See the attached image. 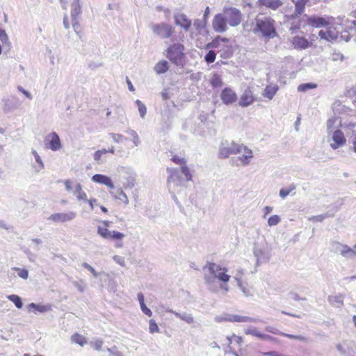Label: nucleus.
Listing matches in <instances>:
<instances>
[{
	"label": "nucleus",
	"mask_w": 356,
	"mask_h": 356,
	"mask_svg": "<svg viewBox=\"0 0 356 356\" xmlns=\"http://www.w3.org/2000/svg\"><path fill=\"white\" fill-rule=\"evenodd\" d=\"M75 217L76 213L74 212L58 213L51 215L49 219L55 222H65L72 220Z\"/></svg>",
	"instance_id": "nucleus-16"
},
{
	"label": "nucleus",
	"mask_w": 356,
	"mask_h": 356,
	"mask_svg": "<svg viewBox=\"0 0 356 356\" xmlns=\"http://www.w3.org/2000/svg\"><path fill=\"white\" fill-rule=\"evenodd\" d=\"M264 355H268V356H277V352L272 351V352L265 353Z\"/></svg>",
	"instance_id": "nucleus-61"
},
{
	"label": "nucleus",
	"mask_w": 356,
	"mask_h": 356,
	"mask_svg": "<svg viewBox=\"0 0 356 356\" xmlns=\"http://www.w3.org/2000/svg\"><path fill=\"white\" fill-rule=\"evenodd\" d=\"M18 90L22 92L23 93L24 95L26 96V97L28 99H31V95H30V92H28L26 90H25L22 87H18Z\"/></svg>",
	"instance_id": "nucleus-52"
},
{
	"label": "nucleus",
	"mask_w": 356,
	"mask_h": 356,
	"mask_svg": "<svg viewBox=\"0 0 356 356\" xmlns=\"http://www.w3.org/2000/svg\"><path fill=\"white\" fill-rule=\"evenodd\" d=\"M245 334H252V335H254L255 337H257L260 339H266V340H270V341H276L277 339L271 336H269V335H266V334H261L259 332H257L256 331H252V330H246L245 332Z\"/></svg>",
	"instance_id": "nucleus-31"
},
{
	"label": "nucleus",
	"mask_w": 356,
	"mask_h": 356,
	"mask_svg": "<svg viewBox=\"0 0 356 356\" xmlns=\"http://www.w3.org/2000/svg\"><path fill=\"white\" fill-rule=\"evenodd\" d=\"M167 170L169 172V175L167 179V181L168 184L175 183L179 180L180 177L179 175L177 170L168 168Z\"/></svg>",
	"instance_id": "nucleus-29"
},
{
	"label": "nucleus",
	"mask_w": 356,
	"mask_h": 356,
	"mask_svg": "<svg viewBox=\"0 0 356 356\" xmlns=\"http://www.w3.org/2000/svg\"><path fill=\"white\" fill-rule=\"evenodd\" d=\"M106 154V149H103L101 150H97L95 152V154H93V158H95V161H99L101 159L102 154Z\"/></svg>",
	"instance_id": "nucleus-47"
},
{
	"label": "nucleus",
	"mask_w": 356,
	"mask_h": 356,
	"mask_svg": "<svg viewBox=\"0 0 356 356\" xmlns=\"http://www.w3.org/2000/svg\"><path fill=\"white\" fill-rule=\"evenodd\" d=\"M100 209H101V211H102L104 213H106H106H108V210H107V209H106V208H105L104 207L101 206V207H100Z\"/></svg>",
	"instance_id": "nucleus-63"
},
{
	"label": "nucleus",
	"mask_w": 356,
	"mask_h": 356,
	"mask_svg": "<svg viewBox=\"0 0 356 356\" xmlns=\"http://www.w3.org/2000/svg\"><path fill=\"white\" fill-rule=\"evenodd\" d=\"M341 254L343 256L353 255L356 256V251L350 248L348 245H343L341 250Z\"/></svg>",
	"instance_id": "nucleus-36"
},
{
	"label": "nucleus",
	"mask_w": 356,
	"mask_h": 356,
	"mask_svg": "<svg viewBox=\"0 0 356 356\" xmlns=\"http://www.w3.org/2000/svg\"><path fill=\"white\" fill-rule=\"evenodd\" d=\"M74 194L76 196L79 201L86 202L88 201V195L83 191V187L80 183H77L74 189Z\"/></svg>",
	"instance_id": "nucleus-24"
},
{
	"label": "nucleus",
	"mask_w": 356,
	"mask_h": 356,
	"mask_svg": "<svg viewBox=\"0 0 356 356\" xmlns=\"http://www.w3.org/2000/svg\"><path fill=\"white\" fill-rule=\"evenodd\" d=\"M71 340L73 343L79 344L81 346H84L88 343L87 339L79 333L74 334L71 337Z\"/></svg>",
	"instance_id": "nucleus-28"
},
{
	"label": "nucleus",
	"mask_w": 356,
	"mask_h": 356,
	"mask_svg": "<svg viewBox=\"0 0 356 356\" xmlns=\"http://www.w3.org/2000/svg\"><path fill=\"white\" fill-rule=\"evenodd\" d=\"M225 319L230 322H251L253 318L246 316H241L238 314H228Z\"/></svg>",
	"instance_id": "nucleus-25"
},
{
	"label": "nucleus",
	"mask_w": 356,
	"mask_h": 356,
	"mask_svg": "<svg viewBox=\"0 0 356 356\" xmlns=\"http://www.w3.org/2000/svg\"><path fill=\"white\" fill-rule=\"evenodd\" d=\"M280 221V217L277 215H274L268 218V222L270 226L277 225Z\"/></svg>",
	"instance_id": "nucleus-43"
},
{
	"label": "nucleus",
	"mask_w": 356,
	"mask_h": 356,
	"mask_svg": "<svg viewBox=\"0 0 356 356\" xmlns=\"http://www.w3.org/2000/svg\"><path fill=\"white\" fill-rule=\"evenodd\" d=\"M90 345L95 350H101L102 347L103 346V341L100 339H97L92 343H90Z\"/></svg>",
	"instance_id": "nucleus-46"
},
{
	"label": "nucleus",
	"mask_w": 356,
	"mask_h": 356,
	"mask_svg": "<svg viewBox=\"0 0 356 356\" xmlns=\"http://www.w3.org/2000/svg\"><path fill=\"white\" fill-rule=\"evenodd\" d=\"M86 202H88L89 207H90V210H94V207L97 204V200L95 199H88V201Z\"/></svg>",
	"instance_id": "nucleus-50"
},
{
	"label": "nucleus",
	"mask_w": 356,
	"mask_h": 356,
	"mask_svg": "<svg viewBox=\"0 0 356 356\" xmlns=\"http://www.w3.org/2000/svg\"><path fill=\"white\" fill-rule=\"evenodd\" d=\"M353 150L355 153H356V136L353 138Z\"/></svg>",
	"instance_id": "nucleus-60"
},
{
	"label": "nucleus",
	"mask_w": 356,
	"mask_h": 356,
	"mask_svg": "<svg viewBox=\"0 0 356 356\" xmlns=\"http://www.w3.org/2000/svg\"><path fill=\"white\" fill-rule=\"evenodd\" d=\"M183 49L184 46L182 44H172L167 49L166 56L172 63L179 65L184 58Z\"/></svg>",
	"instance_id": "nucleus-6"
},
{
	"label": "nucleus",
	"mask_w": 356,
	"mask_h": 356,
	"mask_svg": "<svg viewBox=\"0 0 356 356\" xmlns=\"http://www.w3.org/2000/svg\"><path fill=\"white\" fill-rule=\"evenodd\" d=\"M28 308L33 309L35 312L41 313L46 312L50 309L49 305H38L33 302L28 305Z\"/></svg>",
	"instance_id": "nucleus-30"
},
{
	"label": "nucleus",
	"mask_w": 356,
	"mask_h": 356,
	"mask_svg": "<svg viewBox=\"0 0 356 356\" xmlns=\"http://www.w3.org/2000/svg\"><path fill=\"white\" fill-rule=\"evenodd\" d=\"M109 192L115 200H118L120 203L125 206L129 204V197L121 188H118L115 191L111 190Z\"/></svg>",
	"instance_id": "nucleus-22"
},
{
	"label": "nucleus",
	"mask_w": 356,
	"mask_h": 356,
	"mask_svg": "<svg viewBox=\"0 0 356 356\" xmlns=\"http://www.w3.org/2000/svg\"><path fill=\"white\" fill-rule=\"evenodd\" d=\"M114 259L118 262V264L120 265H121L122 266H124V259H122V257H120L118 256H115L114 257Z\"/></svg>",
	"instance_id": "nucleus-53"
},
{
	"label": "nucleus",
	"mask_w": 356,
	"mask_h": 356,
	"mask_svg": "<svg viewBox=\"0 0 356 356\" xmlns=\"http://www.w3.org/2000/svg\"><path fill=\"white\" fill-rule=\"evenodd\" d=\"M220 99L225 105L235 103L237 100L236 93L230 88H225L220 92Z\"/></svg>",
	"instance_id": "nucleus-12"
},
{
	"label": "nucleus",
	"mask_w": 356,
	"mask_h": 356,
	"mask_svg": "<svg viewBox=\"0 0 356 356\" xmlns=\"http://www.w3.org/2000/svg\"><path fill=\"white\" fill-rule=\"evenodd\" d=\"M291 44L296 49H305L311 47L313 43L305 36L296 35L291 39Z\"/></svg>",
	"instance_id": "nucleus-13"
},
{
	"label": "nucleus",
	"mask_w": 356,
	"mask_h": 356,
	"mask_svg": "<svg viewBox=\"0 0 356 356\" xmlns=\"http://www.w3.org/2000/svg\"><path fill=\"white\" fill-rule=\"evenodd\" d=\"M83 266L88 270L95 277L97 276V273L92 266H90L88 263H83Z\"/></svg>",
	"instance_id": "nucleus-48"
},
{
	"label": "nucleus",
	"mask_w": 356,
	"mask_h": 356,
	"mask_svg": "<svg viewBox=\"0 0 356 356\" xmlns=\"http://www.w3.org/2000/svg\"><path fill=\"white\" fill-rule=\"evenodd\" d=\"M7 298L9 300L13 302L17 308L21 309L23 307L22 298L19 296L13 294L8 296Z\"/></svg>",
	"instance_id": "nucleus-33"
},
{
	"label": "nucleus",
	"mask_w": 356,
	"mask_h": 356,
	"mask_svg": "<svg viewBox=\"0 0 356 356\" xmlns=\"http://www.w3.org/2000/svg\"><path fill=\"white\" fill-rule=\"evenodd\" d=\"M256 100L252 90L248 87L240 96L238 104L241 107H247L252 104Z\"/></svg>",
	"instance_id": "nucleus-11"
},
{
	"label": "nucleus",
	"mask_w": 356,
	"mask_h": 356,
	"mask_svg": "<svg viewBox=\"0 0 356 356\" xmlns=\"http://www.w3.org/2000/svg\"><path fill=\"white\" fill-rule=\"evenodd\" d=\"M226 20L231 26H236L240 24L242 19L241 11L237 8H226L224 11Z\"/></svg>",
	"instance_id": "nucleus-9"
},
{
	"label": "nucleus",
	"mask_w": 356,
	"mask_h": 356,
	"mask_svg": "<svg viewBox=\"0 0 356 356\" xmlns=\"http://www.w3.org/2000/svg\"><path fill=\"white\" fill-rule=\"evenodd\" d=\"M300 29V24L292 25V26L290 27V31H294L299 30Z\"/></svg>",
	"instance_id": "nucleus-59"
},
{
	"label": "nucleus",
	"mask_w": 356,
	"mask_h": 356,
	"mask_svg": "<svg viewBox=\"0 0 356 356\" xmlns=\"http://www.w3.org/2000/svg\"><path fill=\"white\" fill-rule=\"evenodd\" d=\"M140 307H141L142 311L146 315H147L148 316H152V310L146 306L145 303H144L143 305H140Z\"/></svg>",
	"instance_id": "nucleus-49"
},
{
	"label": "nucleus",
	"mask_w": 356,
	"mask_h": 356,
	"mask_svg": "<svg viewBox=\"0 0 356 356\" xmlns=\"http://www.w3.org/2000/svg\"><path fill=\"white\" fill-rule=\"evenodd\" d=\"M149 332L152 334L159 332L158 324H156V321L154 319L149 320Z\"/></svg>",
	"instance_id": "nucleus-40"
},
{
	"label": "nucleus",
	"mask_w": 356,
	"mask_h": 356,
	"mask_svg": "<svg viewBox=\"0 0 356 356\" xmlns=\"http://www.w3.org/2000/svg\"><path fill=\"white\" fill-rule=\"evenodd\" d=\"M207 49L217 48L220 56L222 58H230L233 55V48L229 42V40L227 38L217 36L212 41L206 45Z\"/></svg>",
	"instance_id": "nucleus-3"
},
{
	"label": "nucleus",
	"mask_w": 356,
	"mask_h": 356,
	"mask_svg": "<svg viewBox=\"0 0 356 356\" xmlns=\"http://www.w3.org/2000/svg\"><path fill=\"white\" fill-rule=\"evenodd\" d=\"M177 316H179L181 319L186 321L187 323H193V321H194V318L193 316L191 315H187V314H176Z\"/></svg>",
	"instance_id": "nucleus-45"
},
{
	"label": "nucleus",
	"mask_w": 356,
	"mask_h": 356,
	"mask_svg": "<svg viewBox=\"0 0 356 356\" xmlns=\"http://www.w3.org/2000/svg\"><path fill=\"white\" fill-rule=\"evenodd\" d=\"M281 335H282L286 338H289L290 339H300L299 337L291 335V334H287L282 333V334H281Z\"/></svg>",
	"instance_id": "nucleus-55"
},
{
	"label": "nucleus",
	"mask_w": 356,
	"mask_h": 356,
	"mask_svg": "<svg viewBox=\"0 0 356 356\" xmlns=\"http://www.w3.org/2000/svg\"><path fill=\"white\" fill-rule=\"evenodd\" d=\"M63 24H64V26H65V27L66 29H69L70 24H69V22H68V18L67 17H65L64 21H63Z\"/></svg>",
	"instance_id": "nucleus-62"
},
{
	"label": "nucleus",
	"mask_w": 356,
	"mask_h": 356,
	"mask_svg": "<svg viewBox=\"0 0 356 356\" xmlns=\"http://www.w3.org/2000/svg\"><path fill=\"white\" fill-rule=\"evenodd\" d=\"M273 211V208L272 207H266L264 208V213H265V215L267 216L268 215L269 213H270Z\"/></svg>",
	"instance_id": "nucleus-57"
},
{
	"label": "nucleus",
	"mask_w": 356,
	"mask_h": 356,
	"mask_svg": "<svg viewBox=\"0 0 356 356\" xmlns=\"http://www.w3.org/2000/svg\"><path fill=\"white\" fill-rule=\"evenodd\" d=\"M180 170H181V173L184 175L186 180H187V181L192 180L193 176L191 173V170H190L188 166L187 165L186 163V164L180 166Z\"/></svg>",
	"instance_id": "nucleus-35"
},
{
	"label": "nucleus",
	"mask_w": 356,
	"mask_h": 356,
	"mask_svg": "<svg viewBox=\"0 0 356 356\" xmlns=\"http://www.w3.org/2000/svg\"><path fill=\"white\" fill-rule=\"evenodd\" d=\"M102 227H97V234L105 239H110L113 241H122L124 237V234L118 231H109L107 227L110 225V222L104 220L102 222Z\"/></svg>",
	"instance_id": "nucleus-5"
},
{
	"label": "nucleus",
	"mask_w": 356,
	"mask_h": 356,
	"mask_svg": "<svg viewBox=\"0 0 356 356\" xmlns=\"http://www.w3.org/2000/svg\"><path fill=\"white\" fill-rule=\"evenodd\" d=\"M213 27L216 32H225L227 30V20L221 15H217L213 21Z\"/></svg>",
	"instance_id": "nucleus-19"
},
{
	"label": "nucleus",
	"mask_w": 356,
	"mask_h": 356,
	"mask_svg": "<svg viewBox=\"0 0 356 356\" xmlns=\"http://www.w3.org/2000/svg\"><path fill=\"white\" fill-rule=\"evenodd\" d=\"M352 319L354 326L356 327V315H353Z\"/></svg>",
	"instance_id": "nucleus-64"
},
{
	"label": "nucleus",
	"mask_w": 356,
	"mask_h": 356,
	"mask_svg": "<svg viewBox=\"0 0 356 356\" xmlns=\"http://www.w3.org/2000/svg\"><path fill=\"white\" fill-rule=\"evenodd\" d=\"M334 22V18L330 16H307L306 24L313 28L328 27Z\"/></svg>",
	"instance_id": "nucleus-4"
},
{
	"label": "nucleus",
	"mask_w": 356,
	"mask_h": 356,
	"mask_svg": "<svg viewBox=\"0 0 356 356\" xmlns=\"http://www.w3.org/2000/svg\"><path fill=\"white\" fill-rule=\"evenodd\" d=\"M279 90V86H267L264 92V96L268 99H273Z\"/></svg>",
	"instance_id": "nucleus-26"
},
{
	"label": "nucleus",
	"mask_w": 356,
	"mask_h": 356,
	"mask_svg": "<svg viewBox=\"0 0 356 356\" xmlns=\"http://www.w3.org/2000/svg\"><path fill=\"white\" fill-rule=\"evenodd\" d=\"M293 189H295V186L293 184H291L289 187L288 188H281L280 190V195L282 197V198H284L288 196V195L289 194V193L291 191H292Z\"/></svg>",
	"instance_id": "nucleus-37"
},
{
	"label": "nucleus",
	"mask_w": 356,
	"mask_h": 356,
	"mask_svg": "<svg viewBox=\"0 0 356 356\" xmlns=\"http://www.w3.org/2000/svg\"><path fill=\"white\" fill-rule=\"evenodd\" d=\"M64 184H65V186L67 191H70L72 190V188H72V181L71 180L67 179L65 181Z\"/></svg>",
	"instance_id": "nucleus-51"
},
{
	"label": "nucleus",
	"mask_w": 356,
	"mask_h": 356,
	"mask_svg": "<svg viewBox=\"0 0 356 356\" xmlns=\"http://www.w3.org/2000/svg\"><path fill=\"white\" fill-rule=\"evenodd\" d=\"M168 70V64L166 60H160L156 64V65H154V72L157 74H161V73H165V72Z\"/></svg>",
	"instance_id": "nucleus-27"
},
{
	"label": "nucleus",
	"mask_w": 356,
	"mask_h": 356,
	"mask_svg": "<svg viewBox=\"0 0 356 356\" xmlns=\"http://www.w3.org/2000/svg\"><path fill=\"white\" fill-rule=\"evenodd\" d=\"M205 60L209 63H213L216 58V53L213 50H210L205 56Z\"/></svg>",
	"instance_id": "nucleus-39"
},
{
	"label": "nucleus",
	"mask_w": 356,
	"mask_h": 356,
	"mask_svg": "<svg viewBox=\"0 0 356 356\" xmlns=\"http://www.w3.org/2000/svg\"><path fill=\"white\" fill-rule=\"evenodd\" d=\"M73 27H74V31L78 34H79L80 32L81 31V28L80 25L78 23H75V24H74Z\"/></svg>",
	"instance_id": "nucleus-56"
},
{
	"label": "nucleus",
	"mask_w": 356,
	"mask_h": 356,
	"mask_svg": "<svg viewBox=\"0 0 356 356\" xmlns=\"http://www.w3.org/2000/svg\"><path fill=\"white\" fill-rule=\"evenodd\" d=\"M243 152V155L240 156L238 159L241 161L242 164L247 165L250 163V159L253 157L252 151L248 149L246 146L238 144L235 142L228 143L225 142L222 143L218 150V158L227 159L230 155L238 154Z\"/></svg>",
	"instance_id": "nucleus-1"
},
{
	"label": "nucleus",
	"mask_w": 356,
	"mask_h": 356,
	"mask_svg": "<svg viewBox=\"0 0 356 356\" xmlns=\"http://www.w3.org/2000/svg\"><path fill=\"white\" fill-rule=\"evenodd\" d=\"M257 6L259 8H268L273 10H277L280 6L283 5V1L281 0H258Z\"/></svg>",
	"instance_id": "nucleus-17"
},
{
	"label": "nucleus",
	"mask_w": 356,
	"mask_h": 356,
	"mask_svg": "<svg viewBox=\"0 0 356 356\" xmlns=\"http://www.w3.org/2000/svg\"><path fill=\"white\" fill-rule=\"evenodd\" d=\"M210 83L213 88H220L222 86L221 77L218 74H213L210 80Z\"/></svg>",
	"instance_id": "nucleus-32"
},
{
	"label": "nucleus",
	"mask_w": 356,
	"mask_h": 356,
	"mask_svg": "<svg viewBox=\"0 0 356 356\" xmlns=\"http://www.w3.org/2000/svg\"><path fill=\"white\" fill-rule=\"evenodd\" d=\"M321 38L327 41H332L338 38V33L335 30H332L330 28L326 30H321L318 33Z\"/></svg>",
	"instance_id": "nucleus-23"
},
{
	"label": "nucleus",
	"mask_w": 356,
	"mask_h": 356,
	"mask_svg": "<svg viewBox=\"0 0 356 356\" xmlns=\"http://www.w3.org/2000/svg\"><path fill=\"white\" fill-rule=\"evenodd\" d=\"M13 270L17 271L18 275L23 279L26 280L29 277V271L27 270L19 268H15Z\"/></svg>",
	"instance_id": "nucleus-44"
},
{
	"label": "nucleus",
	"mask_w": 356,
	"mask_h": 356,
	"mask_svg": "<svg viewBox=\"0 0 356 356\" xmlns=\"http://www.w3.org/2000/svg\"><path fill=\"white\" fill-rule=\"evenodd\" d=\"M138 299L139 300L140 305H143L145 303V297L142 293H138Z\"/></svg>",
	"instance_id": "nucleus-54"
},
{
	"label": "nucleus",
	"mask_w": 356,
	"mask_h": 356,
	"mask_svg": "<svg viewBox=\"0 0 356 356\" xmlns=\"http://www.w3.org/2000/svg\"><path fill=\"white\" fill-rule=\"evenodd\" d=\"M327 217H328V216L326 214L314 216L310 217L309 218V220L312 221L313 222H323Z\"/></svg>",
	"instance_id": "nucleus-42"
},
{
	"label": "nucleus",
	"mask_w": 356,
	"mask_h": 356,
	"mask_svg": "<svg viewBox=\"0 0 356 356\" xmlns=\"http://www.w3.org/2000/svg\"><path fill=\"white\" fill-rule=\"evenodd\" d=\"M207 267L210 273L218 280L225 283L229 280L230 277L227 274V270L225 268H221L215 263H208Z\"/></svg>",
	"instance_id": "nucleus-7"
},
{
	"label": "nucleus",
	"mask_w": 356,
	"mask_h": 356,
	"mask_svg": "<svg viewBox=\"0 0 356 356\" xmlns=\"http://www.w3.org/2000/svg\"><path fill=\"white\" fill-rule=\"evenodd\" d=\"M136 104L138 106V110L140 113L141 117H145L146 113H147V108L145 105L140 100L136 101Z\"/></svg>",
	"instance_id": "nucleus-41"
},
{
	"label": "nucleus",
	"mask_w": 356,
	"mask_h": 356,
	"mask_svg": "<svg viewBox=\"0 0 356 356\" xmlns=\"http://www.w3.org/2000/svg\"><path fill=\"white\" fill-rule=\"evenodd\" d=\"M334 143L331 145V147L334 149H338L339 147H342L346 143V139L344 138V134L340 129L336 130L332 136Z\"/></svg>",
	"instance_id": "nucleus-21"
},
{
	"label": "nucleus",
	"mask_w": 356,
	"mask_h": 356,
	"mask_svg": "<svg viewBox=\"0 0 356 356\" xmlns=\"http://www.w3.org/2000/svg\"><path fill=\"white\" fill-rule=\"evenodd\" d=\"M127 83L130 91H134V88L129 79H127Z\"/></svg>",
	"instance_id": "nucleus-58"
},
{
	"label": "nucleus",
	"mask_w": 356,
	"mask_h": 356,
	"mask_svg": "<svg viewBox=\"0 0 356 356\" xmlns=\"http://www.w3.org/2000/svg\"><path fill=\"white\" fill-rule=\"evenodd\" d=\"M295 5V13L291 16L287 17V19H294L302 14L305 10V5L309 0H291Z\"/></svg>",
	"instance_id": "nucleus-20"
},
{
	"label": "nucleus",
	"mask_w": 356,
	"mask_h": 356,
	"mask_svg": "<svg viewBox=\"0 0 356 356\" xmlns=\"http://www.w3.org/2000/svg\"><path fill=\"white\" fill-rule=\"evenodd\" d=\"M153 33L161 38H168L174 33L172 26L168 24L161 23L152 26Z\"/></svg>",
	"instance_id": "nucleus-8"
},
{
	"label": "nucleus",
	"mask_w": 356,
	"mask_h": 356,
	"mask_svg": "<svg viewBox=\"0 0 356 356\" xmlns=\"http://www.w3.org/2000/svg\"><path fill=\"white\" fill-rule=\"evenodd\" d=\"M92 179L95 182L104 184L109 188V191L114 189V184L111 179L106 175L95 174V175L92 176Z\"/></svg>",
	"instance_id": "nucleus-18"
},
{
	"label": "nucleus",
	"mask_w": 356,
	"mask_h": 356,
	"mask_svg": "<svg viewBox=\"0 0 356 356\" xmlns=\"http://www.w3.org/2000/svg\"><path fill=\"white\" fill-rule=\"evenodd\" d=\"M317 87V85L312 83H302L298 86V92H306L309 90L314 89Z\"/></svg>",
	"instance_id": "nucleus-34"
},
{
	"label": "nucleus",
	"mask_w": 356,
	"mask_h": 356,
	"mask_svg": "<svg viewBox=\"0 0 356 356\" xmlns=\"http://www.w3.org/2000/svg\"><path fill=\"white\" fill-rule=\"evenodd\" d=\"M44 146L53 151L59 149L61 147L60 138L56 132L49 134L44 140Z\"/></svg>",
	"instance_id": "nucleus-10"
},
{
	"label": "nucleus",
	"mask_w": 356,
	"mask_h": 356,
	"mask_svg": "<svg viewBox=\"0 0 356 356\" xmlns=\"http://www.w3.org/2000/svg\"><path fill=\"white\" fill-rule=\"evenodd\" d=\"M171 161H172L174 163L179 165L180 166L186 164V161L184 158L179 156L177 155H174L170 159Z\"/></svg>",
	"instance_id": "nucleus-38"
},
{
	"label": "nucleus",
	"mask_w": 356,
	"mask_h": 356,
	"mask_svg": "<svg viewBox=\"0 0 356 356\" xmlns=\"http://www.w3.org/2000/svg\"><path fill=\"white\" fill-rule=\"evenodd\" d=\"M255 26L252 31L254 33H261L263 36L268 38H273L277 35L275 21L271 17L255 18Z\"/></svg>",
	"instance_id": "nucleus-2"
},
{
	"label": "nucleus",
	"mask_w": 356,
	"mask_h": 356,
	"mask_svg": "<svg viewBox=\"0 0 356 356\" xmlns=\"http://www.w3.org/2000/svg\"><path fill=\"white\" fill-rule=\"evenodd\" d=\"M175 24L181 27L184 31H188L192 25L191 20L184 14H177L174 16Z\"/></svg>",
	"instance_id": "nucleus-15"
},
{
	"label": "nucleus",
	"mask_w": 356,
	"mask_h": 356,
	"mask_svg": "<svg viewBox=\"0 0 356 356\" xmlns=\"http://www.w3.org/2000/svg\"><path fill=\"white\" fill-rule=\"evenodd\" d=\"M226 340L229 351L236 355L235 352V346H236L237 347H241L243 342V338L241 337L233 334L230 337H227L226 338Z\"/></svg>",
	"instance_id": "nucleus-14"
}]
</instances>
